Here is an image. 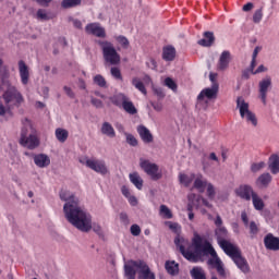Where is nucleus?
Here are the masks:
<instances>
[{"instance_id":"nucleus-2","label":"nucleus","mask_w":279,"mask_h":279,"mask_svg":"<svg viewBox=\"0 0 279 279\" xmlns=\"http://www.w3.org/2000/svg\"><path fill=\"white\" fill-rule=\"evenodd\" d=\"M59 195L60 199L65 202L63 213L69 223L80 232H88L90 230V214L80 206V198L66 190H62Z\"/></svg>"},{"instance_id":"nucleus-22","label":"nucleus","mask_w":279,"mask_h":279,"mask_svg":"<svg viewBox=\"0 0 279 279\" xmlns=\"http://www.w3.org/2000/svg\"><path fill=\"white\" fill-rule=\"evenodd\" d=\"M268 169L274 175H277V173H279V155L274 154L269 157Z\"/></svg>"},{"instance_id":"nucleus-35","label":"nucleus","mask_w":279,"mask_h":279,"mask_svg":"<svg viewBox=\"0 0 279 279\" xmlns=\"http://www.w3.org/2000/svg\"><path fill=\"white\" fill-rule=\"evenodd\" d=\"M132 85L142 93V95H147V89L145 88V84L141 82V78L133 77L132 78Z\"/></svg>"},{"instance_id":"nucleus-25","label":"nucleus","mask_w":279,"mask_h":279,"mask_svg":"<svg viewBox=\"0 0 279 279\" xmlns=\"http://www.w3.org/2000/svg\"><path fill=\"white\" fill-rule=\"evenodd\" d=\"M100 132L109 138H114V136H117V132H114V128L112 124H110V122H104Z\"/></svg>"},{"instance_id":"nucleus-1","label":"nucleus","mask_w":279,"mask_h":279,"mask_svg":"<svg viewBox=\"0 0 279 279\" xmlns=\"http://www.w3.org/2000/svg\"><path fill=\"white\" fill-rule=\"evenodd\" d=\"M182 243H184V238L177 236L174 239V244L179 247L180 253L184 258H186V260H190V263H197L202 256H211V258L207 260V264L209 267L217 270L219 276L226 278L223 262H221V258L217 255V251H215V247H213V244H210L206 238L199 234H194L192 240V247L194 252L186 250Z\"/></svg>"},{"instance_id":"nucleus-19","label":"nucleus","mask_w":279,"mask_h":279,"mask_svg":"<svg viewBox=\"0 0 279 279\" xmlns=\"http://www.w3.org/2000/svg\"><path fill=\"white\" fill-rule=\"evenodd\" d=\"M137 133L140 134L141 140L146 145H149V143H154V135L151 134V131L147 129V126L141 124L137 126Z\"/></svg>"},{"instance_id":"nucleus-44","label":"nucleus","mask_w":279,"mask_h":279,"mask_svg":"<svg viewBox=\"0 0 279 279\" xmlns=\"http://www.w3.org/2000/svg\"><path fill=\"white\" fill-rule=\"evenodd\" d=\"M206 189H207L208 199H215V195H216L215 185H213V183H207Z\"/></svg>"},{"instance_id":"nucleus-47","label":"nucleus","mask_w":279,"mask_h":279,"mask_svg":"<svg viewBox=\"0 0 279 279\" xmlns=\"http://www.w3.org/2000/svg\"><path fill=\"white\" fill-rule=\"evenodd\" d=\"M92 230L96 232V234H101V226L97 223H93V216H90V229L87 232Z\"/></svg>"},{"instance_id":"nucleus-38","label":"nucleus","mask_w":279,"mask_h":279,"mask_svg":"<svg viewBox=\"0 0 279 279\" xmlns=\"http://www.w3.org/2000/svg\"><path fill=\"white\" fill-rule=\"evenodd\" d=\"M270 182H271V174H269V172L263 173L257 179V183L260 184L262 186H268Z\"/></svg>"},{"instance_id":"nucleus-21","label":"nucleus","mask_w":279,"mask_h":279,"mask_svg":"<svg viewBox=\"0 0 279 279\" xmlns=\"http://www.w3.org/2000/svg\"><path fill=\"white\" fill-rule=\"evenodd\" d=\"M206 186H208V180H206L203 174H195L193 189H196L198 193H204Z\"/></svg>"},{"instance_id":"nucleus-4","label":"nucleus","mask_w":279,"mask_h":279,"mask_svg":"<svg viewBox=\"0 0 279 279\" xmlns=\"http://www.w3.org/2000/svg\"><path fill=\"white\" fill-rule=\"evenodd\" d=\"M22 131L20 136V145L26 147V149H36L40 145V138H38V131L32 124L29 119L22 120Z\"/></svg>"},{"instance_id":"nucleus-27","label":"nucleus","mask_w":279,"mask_h":279,"mask_svg":"<svg viewBox=\"0 0 279 279\" xmlns=\"http://www.w3.org/2000/svg\"><path fill=\"white\" fill-rule=\"evenodd\" d=\"M129 180L135 185L137 191H143V178H141V174H138V172L130 173Z\"/></svg>"},{"instance_id":"nucleus-62","label":"nucleus","mask_w":279,"mask_h":279,"mask_svg":"<svg viewBox=\"0 0 279 279\" xmlns=\"http://www.w3.org/2000/svg\"><path fill=\"white\" fill-rule=\"evenodd\" d=\"M215 226H217V228H222L221 226H223V220L221 219V216L217 215Z\"/></svg>"},{"instance_id":"nucleus-3","label":"nucleus","mask_w":279,"mask_h":279,"mask_svg":"<svg viewBox=\"0 0 279 279\" xmlns=\"http://www.w3.org/2000/svg\"><path fill=\"white\" fill-rule=\"evenodd\" d=\"M215 234L219 247H221L222 252L233 260L238 269H241L243 274H250V264H247V259L241 255L239 246L226 240L228 239V229H226V227H219L215 230Z\"/></svg>"},{"instance_id":"nucleus-12","label":"nucleus","mask_w":279,"mask_h":279,"mask_svg":"<svg viewBox=\"0 0 279 279\" xmlns=\"http://www.w3.org/2000/svg\"><path fill=\"white\" fill-rule=\"evenodd\" d=\"M235 195L245 202H250L254 195H256V192H254V189L251 185L243 184L235 190Z\"/></svg>"},{"instance_id":"nucleus-8","label":"nucleus","mask_w":279,"mask_h":279,"mask_svg":"<svg viewBox=\"0 0 279 279\" xmlns=\"http://www.w3.org/2000/svg\"><path fill=\"white\" fill-rule=\"evenodd\" d=\"M140 167L146 173V175L150 177V180L154 182H158V180H162V170L157 163L149 161V159H140Z\"/></svg>"},{"instance_id":"nucleus-20","label":"nucleus","mask_w":279,"mask_h":279,"mask_svg":"<svg viewBox=\"0 0 279 279\" xmlns=\"http://www.w3.org/2000/svg\"><path fill=\"white\" fill-rule=\"evenodd\" d=\"M33 160L39 169H45L51 165V159L45 154L33 155Z\"/></svg>"},{"instance_id":"nucleus-60","label":"nucleus","mask_w":279,"mask_h":279,"mask_svg":"<svg viewBox=\"0 0 279 279\" xmlns=\"http://www.w3.org/2000/svg\"><path fill=\"white\" fill-rule=\"evenodd\" d=\"M147 64H148L149 69H151L153 71H156V69H158V63H156V60H154V59H150Z\"/></svg>"},{"instance_id":"nucleus-24","label":"nucleus","mask_w":279,"mask_h":279,"mask_svg":"<svg viewBox=\"0 0 279 279\" xmlns=\"http://www.w3.org/2000/svg\"><path fill=\"white\" fill-rule=\"evenodd\" d=\"M213 43H215V34L213 32H205L204 38L198 40L201 47H213Z\"/></svg>"},{"instance_id":"nucleus-46","label":"nucleus","mask_w":279,"mask_h":279,"mask_svg":"<svg viewBox=\"0 0 279 279\" xmlns=\"http://www.w3.org/2000/svg\"><path fill=\"white\" fill-rule=\"evenodd\" d=\"M111 75L114 80L123 81V75H121V70L119 68H111Z\"/></svg>"},{"instance_id":"nucleus-31","label":"nucleus","mask_w":279,"mask_h":279,"mask_svg":"<svg viewBox=\"0 0 279 279\" xmlns=\"http://www.w3.org/2000/svg\"><path fill=\"white\" fill-rule=\"evenodd\" d=\"M126 99H128V96L121 93L110 97L111 104H113V106H117L118 108H121L123 104H125Z\"/></svg>"},{"instance_id":"nucleus-26","label":"nucleus","mask_w":279,"mask_h":279,"mask_svg":"<svg viewBox=\"0 0 279 279\" xmlns=\"http://www.w3.org/2000/svg\"><path fill=\"white\" fill-rule=\"evenodd\" d=\"M162 58L166 62H173V60H175V48L172 46L165 47L162 50Z\"/></svg>"},{"instance_id":"nucleus-29","label":"nucleus","mask_w":279,"mask_h":279,"mask_svg":"<svg viewBox=\"0 0 279 279\" xmlns=\"http://www.w3.org/2000/svg\"><path fill=\"white\" fill-rule=\"evenodd\" d=\"M193 180H195V173H192V174L180 173L179 174L180 184H183V186H185L186 189H189V186H191V184H193Z\"/></svg>"},{"instance_id":"nucleus-61","label":"nucleus","mask_w":279,"mask_h":279,"mask_svg":"<svg viewBox=\"0 0 279 279\" xmlns=\"http://www.w3.org/2000/svg\"><path fill=\"white\" fill-rule=\"evenodd\" d=\"M126 199H129V204H131V206H136V204H138L136 196L131 195V196L126 197Z\"/></svg>"},{"instance_id":"nucleus-54","label":"nucleus","mask_w":279,"mask_h":279,"mask_svg":"<svg viewBox=\"0 0 279 279\" xmlns=\"http://www.w3.org/2000/svg\"><path fill=\"white\" fill-rule=\"evenodd\" d=\"M154 93L155 95H157V97H159L160 99H162L165 97V90H162V88L160 87H155L154 88Z\"/></svg>"},{"instance_id":"nucleus-64","label":"nucleus","mask_w":279,"mask_h":279,"mask_svg":"<svg viewBox=\"0 0 279 279\" xmlns=\"http://www.w3.org/2000/svg\"><path fill=\"white\" fill-rule=\"evenodd\" d=\"M209 80L211 82V86H214L215 84H219V83H217V73H210Z\"/></svg>"},{"instance_id":"nucleus-28","label":"nucleus","mask_w":279,"mask_h":279,"mask_svg":"<svg viewBox=\"0 0 279 279\" xmlns=\"http://www.w3.org/2000/svg\"><path fill=\"white\" fill-rule=\"evenodd\" d=\"M165 267H166V271L170 274V276H178V274H180V265L174 260L166 262Z\"/></svg>"},{"instance_id":"nucleus-53","label":"nucleus","mask_w":279,"mask_h":279,"mask_svg":"<svg viewBox=\"0 0 279 279\" xmlns=\"http://www.w3.org/2000/svg\"><path fill=\"white\" fill-rule=\"evenodd\" d=\"M63 90H64L65 95H68V97H70L71 99H73L75 97V94L73 93V89H71V87L64 86Z\"/></svg>"},{"instance_id":"nucleus-18","label":"nucleus","mask_w":279,"mask_h":279,"mask_svg":"<svg viewBox=\"0 0 279 279\" xmlns=\"http://www.w3.org/2000/svg\"><path fill=\"white\" fill-rule=\"evenodd\" d=\"M264 245L266 250H270L271 252H278L279 238L275 236L274 233H268L264 238Z\"/></svg>"},{"instance_id":"nucleus-49","label":"nucleus","mask_w":279,"mask_h":279,"mask_svg":"<svg viewBox=\"0 0 279 279\" xmlns=\"http://www.w3.org/2000/svg\"><path fill=\"white\" fill-rule=\"evenodd\" d=\"M37 19H40L41 21H49V15H47V12L43 9H39L37 11Z\"/></svg>"},{"instance_id":"nucleus-23","label":"nucleus","mask_w":279,"mask_h":279,"mask_svg":"<svg viewBox=\"0 0 279 279\" xmlns=\"http://www.w3.org/2000/svg\"><path fill=\"white\" fill-rule=\"evenodd\" d=\"M140 279H156V275L151 272L147 263L142 262V266L140 268Z\"/></svg>"},{"instance_id":"nucleus-13","label":"nucleus","mask_w":279,"mask_h":279,"mask_svg":"<svg viewBox=\"0 0 279 279\" xmlns=\"http://www.w3.org/2000/svg\"><path fill=\"white\" fill-rule=\"evenodd\" d=\"M85 32L86 34L96 36V38H106V28H104V26L97 22L87 24L85 26Z\"/></svg>"},{"instance_id":"nucleus-15","label":"nucleus","mask_w":279,"mask_h":279,"mask_svg":"<svg viewBox=\"0 0 279 279\" xmlns=\"http://www.w3.org/2000/svg\"><path fill=\"white\" fill-rule=\"evenodd\" d=\"M258 88H259L260 99H262L263 104H266L267 93H269V89L271 88V76L264 77L258 83Z\"/></svg>"},{"instance_id":"nucleus-56","label":"nucleus","mask_w":279,"mask_h":279,"mask_svg":"<svg viewBox=\"0 0 279 279\" xmlns=\"http://www.w3.org/2000/svg\"><path fill=\"white\" fill-rule=\"evenodd\" d=\"M251 75H252V70L245 69L242 71V80H250Z\"/></svg>"},{"instance_id":"nucleus-11","label":"nucleus","mask_w":279,"mask_h":279,"mask_svg":"<svg viewBox=\"0 0 279 279\" xmlns=\"http://www.w3.org/2000/svg\"><path fill=\"white\" fill-rule=\"evenodd\" d=\"M3 99L5 104H21L23 101V96L16 87L9 86L3 93Z\"/></svg>"},{"instance_id":"nucleus-58","label":"nucleus","mask_w":279,"mask_h":279,"mask_svg":"<svg viewBox=\"0 0 279 279\" xmlns=\"http://www.w3.org/2000/svg\"><path fill=\"white\" fill-rule=\"evenodd\" d=\"M254 9V3L247 2L246 4L243 5L242 10L243 12H250Z\"/></svg>"},{"instance_id":"nucleus-6","label":"nucleus","mask_w":279,"mask_h":279,"mask_svg":"<svg viewBox=\"0 0 279 279\" xmlns=\"http://www.w3.org/2000/svg\"><path fill=\"white\" fill-rule=\"evenodd\" d=\"M219 95V84L214 83L210 87L203 89L196 98V108H208L210 101H215Z\"/></svg>"},{"instance_id":"nucleus-63","label":"nucleus","mask_w":279,"mask_h":279,"mask_svg":"<svg viewBox=\"0 0 279 279\" xmlns=\"http://www.w3.org/2000/svg\"><path fill=\"white\" fill-rule=\"evenodd\" d=\"M121 191H122V195H124V197H126V198L132 195L130 193V189L128 186H122Z\"/></svg>"},{"instance_id":"nucleus-9","label":"nucleus","mask_w":279,"mask_h":279,"mask_svg":"<svg viewBox=\"0 0 279 279\" xmlns=\"http://www.w3.org/2000/svg\"><path fill=\"white\" fill-rule=\"evenodd\" d=\"M86 167L99 173L100 175H108V166H106V161L102 159L90 158L85 161Z\"/></svg>"},{"instance_id":"nucleus-55","label":"nucleus","mask_w":279,"mask_h":279,"mask_svg":"<svg viewBox=\"0 0 279 279\" xmlns=\"http://www.w3.org/2000/svg\"><path fill=\"white\" fill-rule=\"evenodd\" d=\"M120 221L124 223V226H128L130 223V219L128 218V214L121 213L120 214Z\"/></svg>"},{"instance_id":"nucleus-41","label":"nucleus","mask_w":279,"mask_h":279,"mask_svg":"<svg viewBox=\"0 0 279 279\" xmlns=\"http://www.w3.org/2000/svg\"><path fill=\"white\" fill-rule=\"evenodd\" d=\"M163 84H165V86L170 88V90H173V93H175V90H178V84H175V81H173V78H171V77H166Z\"/></svg>"},{"instance_id":"nucleus-59","label":"nucleus","mask_w":279,"mask_h":279,"mask_svg":"<svg viewBox=\"0 0 279 279\" xmlns=\"http://www.w3.org/2000/svg\"><path fill=\"white\" fill-rule=\"evenodd\" d=\"M267 72V68L265 65H259L255 72H253V75H258V73H265Z\"/></svg>"},{"instance_id":"nucleus-45","label":"nucleus","mask_w":279,"mask_h":279,"mask_svg":"<svg viewBox=\"0 0 279 279\" xmlns=\"http://www.w3.org/2000/svg\"><path fill=\"white\" fill-rule=\"evenodd\" d=\"M125 136H126V143L131 145V147H136V145H138V140H136L134 135L125 133Z\"/></svg>"},{"instance_id":"nucleus-34","label":"nucleus","mask_w":279,"mask_h":279,"mask_svg":"<svg viewBox=\"0 0 279 279\" xmlns=\"http://www.w3.org/2000/svg\"><path fill=\"white\" fill-rule=\"evenodd\" d=\"M77 5H82V0H62L61 7L64 10H69L71 8H77Z\"/></svg>"},{"instance_id":"nucleus-42","label":"nucleus","mask_w":279,"mask_h":279,"mask_svg":"<svg viewBox=\"0 0 279 279\" xmlns=\"http://www.w3.org/2000/svg\"><path fill=\"white\" fill-rule=\"evenodd\" d=\"M262 169H265V161L254 162L251 165L252 173H258Z\"/></svg>"},{"instance_id":"nucleus-32","label":"nucleus","mask_w":279,"mask_h":279,"mask_svg":"<svg viewBox=\"0 0 279 279\" xmlns=\"http://www.w3.org/2000/svg\"><path fill=\"white\" fill-rule=\"evenodd\" d=\"M54 136L59 143H66V140L69 138V131L62 128H58L54 131Z\"/></svg>"},{"instance_id":"nucleus-17","label":"nucleus","mask_w":279,"mask_h":279,"mask_svg":"<svg viewBox=\"0 0 279 279\" xmlns=\"http://www.w3.org/2000/svg\"><path fill=\"white\" fill-rule=\"evenodd\" d=\"M17 66L21 83L23 84V86H27L29 84V66L23 60L19 61Z\"/></svg>"},{"instance_id":"nucleus-50","label":"nucleus","mask_w":279,"mask_h":279,"mask_svg":"<svg viewBox=\"0 0 279 279\" xmlns=\"http://www.w3.org/2000/svg\"><path fill=\"white\" fill-rule=\"evenodd\" d=\"M166 226H168V228L172 230V232H178V230H180V225L178 222L167 221Z\"/></svg>"},{"instance_id":"nucleus-7","label":"nucleus","mask_w":279,"mask_h":279,"mask_svg":"<svg viewBox=\"0 0 279 279\" xmlns=\"http://www.w3.org/2000/svg\"><path fill=\"white\" fill-rule=\"evenodd\" d=\"M236 108L239 109L241 119H244V121L253 125V128L258 125V119H256V114L250 110V104H247L242 96L236 98Z\"/></svg>"},{"instance_id":"nucleus-10","label":"nucleus","mask_w":279,"mask_h":279,"mask_svg":"<svg viewBox=\"0 0 279 279\" xmlns=\"http://www.w3.org/2000/svg\"><path fill=\"white\" fill-rule=\"evenodd\" d=\"M143 260H129L124 264V276L126 279H136V272H141Z\"/></svg>"},{"instance_id":"nucleus-48","label":"nucleus","mask_w":279,"mask_h":279,"mask_svg":"<svg viewBox=\"0 0 279 279\" xmlns=\"http://www.w3.org/2000/svg\"><path fill=\"white\" fill-rule=\"evenodd\" d=\"M250 232L252 236H256L258 234V226L256 225L255 221L250 222Z\"/></svg>"},{"instance_id":"nucleus-16","label":"nucleus","mask_w":279,"mask_h":279,"mask_svg":"<svg viewBox=\"0 0 279 279\" xmlns=\"http://www.w3.org/2000/svg\"><path fill=\"white\" fill-rule=\"evenodd\" d=\"M187 199L192 206H196L199 208L201 205L206 206V208H213V204L208 202V199L204 198L202 195H197L195 193H190L187 195Z\"/></svg>"},{"instance_id":"nucleus-52","label":"nucleus","mask_w":279,"mask_h":279,"mask_svg":"<svg viewBox=\"0 0 279 279\" xmlns=\"http://www.w3.org/2000/svg\"><path fill=\"white\" fill-rule=\"evenodd\" d=\"M90 101H92V106H95V108H104V101H101L100 99L92 97Z\"/></svg>"},{"instance_id":"nucleus-30","label":"nucleus","mask_w":279,"mask_h":279,"mask_svg":"<svg viewBox=\"0 0 279 279\" xmlns=\"http://www.w3.org/2000/svg\"><path fill=\"white\" fill-rule=\"evenodd\" d=\"M192 279H206V271L199 266H195L190 270Z\"/></svg>"},{"instance_id":"nucleus-33","label":"nucleus","mask_w":279,"mask_h":279,"mask_svg":"<svg viewBox=\"0 0 279 279\" xmlns=\"http://www.w3.org/2000/svg\"><path fill=\"white\" fill-rule=\"evenodd\" d=\"M121 108H123L128 112V114H136L138 112V110L134 106V102H132L130 98L125 99Z\"/></svg>"},{"instance_id":"nucleus-40","label":"nucleus","mask_w":279,"mask_h":279,"mask_svg":"<svg viewBox=\"0 0 279 279\" xmlns=\"http://www.w3.org/2000/svg\"><path fill=\"white\" fill-rule=\"evenodd\" d=\"M114 40H117L122 49H128V47H130V40L123 35L114 36Z\"/></svg>"},{"instance_id":"nucleus-37","label":"nucleus","mask_w":279,"mask_h":279,"mask_svg":"<svg viewBox=\"0 0 279 279\" xmlns=\"http://www.w3.org/2000/svg\"><path fill=\"white\" fill-rule=\"evenodd\" d=\"M159 215L163 219H173V214L171 213V209H169V207H167V205H160Z\"/></svg>"},{"instance_id":"nucleus-14","label":"nucleus","mask_w":279,"mask_h":279,"mask_svg":"<svg viewBox=\"0 0 279 279\" xmlns=\"http://www.w3.org/2000/svg\"><path fill=\"white\" fill-rule=\"evenodd\" d=\"M230 62H232V53L229 50L222 51L217 63L218 71H228Z\"/></svg>"},{"instance_id":"nucleus-57","label":"nucleus","mask_w":279,"mask_h":279,"mask_svg":"<svg viewBox=\"0 0 279 279\" xmlns=\"http://www.w3.org/2000/svg\"><path fill=\"white\" fill-rule=\"evenodd\" d=\"M241 219H242L244 226H250V219L247 218V213L242 211Z\"/></svg>"},{"instance_id":"nucleus-36","label":"nucleus","mask_w":279,"mask_h":279,"mask_svg":"<svg viewBox=\"0 0 279 279\" xmlns=\"http://www.w3.org/2000/svg\"><path fill=\"white\" fill-rule=\"evenodd\" d=\"M252 202L255 210H263L265 208V202H263L258 194H253Z\"/></svg>"},{"instance_id":"nucleus-43","label":"nucleus","mask_w":279,"mask_h":279,"mask_svg":"<svg viewBox=\"0 0 279 279\" xmlns=\"http://www.w3.org/2000/svg\"><path fill=\"white\" fill-rule=\"evenodd\" d=\"M260 21H263V8L255 10L253 14V23L258 24Z\"/></svg>"},{"instance_id":"nucleus-5","label":"nucleus","mask_w":279,"mask_h":279,"mask_svg":"<svg viewBox=\"0 0 279 279\" xmlns=\"http://www.w3.org/2000/svg\"><path fill=\"white\" fill-rule=\"evenodd\" d=\"M97 45H99L102 51V58L107 64L117 65L121 62V54L117 52V48H114L112 43L99 39Z\"/></svg>"},{"instance_id":"nucleus-39","label":"nucleus","mask_w":279,"mask_h":279,"mask_svg":"<svg viewBox=\"0 0 279 279\" xmlns=\"http://www.w3.org/2000/svg\"><path fill=\"white\" fill-rule=\"evenodd\" d=\"M94 84H96V86H99V88L108 87V83L106 82V78L101 74L94 76Z\"/></svg>"},{"instance_id":"nucleus-51","label":"nucleus","mask_w":279,"mask_h":279,"mask_svg":"<svg viewBox=\"0 0 279 279\" xmlns=\"http://www.w3.org/2000/svg\"><path fill=\"white\" fill-rule=\"evenodd\" d=\"M131 234L133 236H138L141 234V227L138 225L131 226Z\"/></svg>"}]
</instances>
